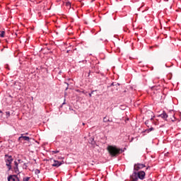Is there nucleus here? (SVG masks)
<instances>
[{
    "instance_id": "1",
    "label": "nucleus",
    "mask_w": 181,
    "mask_h": 181,
    "mask_svg": "<svg viewBox=\"0 0 181 181\" xmlns=\"http://www.w3.org/2000/svg\"><path fill=\"white\" fill-rule=\"evenodd\" d=\"M107 151L111 156H118L119 153H122V149L118 148L116 146H109Z\"/></svg>"
},
{
    "instance_id": "2",
    "label": "nucleus",
    "mask_w": 181,
    "mask_h": 181,
    "mask_svg": "<svg viewBox=\"0 0 181 181\" xmlns=\"http://www.w3.org/2000/svg\"><path fill=\"white\" fill-rule=\"evenodd\" d=\"M5 156H6L5 160H6V165L8 170H11V169H12L11 163H12V161L13 160V159L12 158V156H11L6 155Z\"/></svg>"
},
{
    "instance_id": "3",
    "label": "nucleus",
    "mask_w": 181,
    "mask_h": 181,
    "mask_svg": "<svg viewBox=\"0 0 181 181\" xmlns=\"http://www.w3.org/2000/svg\"><path fill=\"white\" fill-rule=\"evenodd\" d=\"M144 168H145V165L144 164H141V163H137V164H134V170H141V169H144Z\"/></svg>"
},
{
    "instance_id": "4",
    "label": "nucleus",
    "mask_w": 181,
    "mask_h": 181,
    "mask_svg": "<svg viewBox=\"0 0 181 181\" xmlns=\"http://www.w3.org/2000/svg\"><path fill=\"white\" fill-rule=\"evenodd\" d=\"M130 178H131L132 181H138V179L139 178L138 177V173L134 171L133 173V174L130 176Z\"/></svg>"
},
{
    "instance_id": "5",
    "label": "nucleus",
    "mask_w": 181,
    "mask_h": 181,
    "mask_svg": "<svg viewBox=\"0 0 181 181\" xmlns=\"http://www.w3.org/2000/svg\"><path fill=\"white\" fill-rule=\"evenodd\" d=\"M139 179L144 180L145 179V173L144 171H139L137 173Z\"/></svg>"
},
{
    "instance_id": "6",
    "label": "nucleus",
    "mask_w": 181,
    "mask_h": 181,
    "mask_svg": "<svg viewBox=\"0 0 181 181\" xmlns=\"http://www.w3.org/2000/svg\"><path fill=\"white\" fill-rule=\"evenodd\" d=\"M62 164L63 163L54 160V163L52 164V166L55 168H59V166H61Z\"/></svg>"
},
{
    "instance_id": "7",
    "label": "nucleus",
    "mask_w": 181,
    "mask_h": 181,
    "mask_svg": "<svg viewBox=\"0 0 181 181\" xmlns=\"http://www.w3.org/2000/svg\"><path fill=\"white\" fill-rule=\"evenodd\" d=\"M22 139H24V141H29L30 139V138H29V136H21L18 138V141H21Z\"/></svg>"
},
{
    "instance_id": "8",
    "label": "nucleus",
    "mask_w": 181,
    "mask_h": 181,
    "mask_svg": "<svg viewBox=\"0 0 181 181\" xmlns=\"http://www.w3.org/2000/svg\"><path fill=\"white\" fill-rule=\"evenodd\" d=\"M159 117H160L163 119H166V118H168V114H166L165 112L163 111V113L159 115Z\"/></svg>"
},
{
    "instance_id": "9",
    "label": "nucleus",
    "mask_w": 181,
    "mask_h": 181,
    "mask_svg": "<svg viewBox=\"0 0 181 181\" xmlns=\"http://www.w3.org/2000/svg\"><path fill=\"white\" fill-rule=\"evenodd\" d=\"M14 163H15L14 172L16 173H18V172H19V170L18 169V163L16 161H15Z\"/></svg>"
},
{
    "instance_id": "10",
    "label": "nucleus",
    "mask_w": 181,
    "mask_h": 181,
    "mask_svg": "<svg viewBox=\"0 0 181 181\" xmlns=\"http://www.w3.org/2000/svg\"><path fill=\"white\" fill-rule=\"evenodd\" d=\"M112 120H110V119H107V117L103 118V122H111Z\"/></svg>"
},
{
    "instance_id": "11",
    "label": "nucleus",
    "mask_w": 181,
    "mask_h": 181,
    "mask_svg": "<svg viewBox=\"0 0 181 181\" xmlns=\"http://www.w3.org/2000/svg\"><path fill=\"white\" fill-rule=\"evenodd\" d=\"M151 131H153V127H151L145 130V132H151Z\"/></svg>"
},
{
    "instance_id": "12",
    "label": "nucleus",
    "mask_w": 181,
    "mask_h": 181,
    "mask_svg": "<svg viewBox=\"0 0 181 181\" xmlns=\"http://www.w3.org/2000/svg\"><path fill=\"white\" fill-rule=\"evenodd\" d=\"M35 175H39V173H40V170H38V169H36V170H35Z\"/></svg>"
},
{
    "instance_id": "13",
    "label": "nucleus",
    "mask_w": 181,
    "mask_h": 181,
    "mask_svg": "<svg viewBox=\"0 0 181 181\" xmlns=\"http://www.w3.org/2000/svg\"><path fill=\"white\" fill-rule=\"evenodd\" d=\"M4 35H5V31H1L0 34L1 37H4Z\"/></svg>"
},
{
    "instance_id": "14",
    "label": "nucleus",
    "mask_w": 181,
    "mask_h": 181,
    "mask_svg": "<svg viewBox=\"0 0 181 181\" xmlns=\"http://www.w3.org/2000/svg\"><path fill=\"white\" fill-rule=\"evenodd\" d=\"M66 6H68L69 8H71V4L70 2H67L66 4Z\"/></svg>"
},
{
    "instance_id": "15",
    "label": "nucleus",
    "mask_w": 181,
    "mask_h": 181,
    "mask_svg": "<svg viewBox=\"0 0 181 181\" xmlns=\"http://www.w3.org/2000/svg\"><path fill=\"white\" fill-rule=\"evenodd\" d=\"M30 179V177H24L23 181H29Z\"/></svg>"
},
{
    "instance_id": "16",
    "label": "nucleus",
    "mask_w": 181,
    "mask_h": 181,
    "mask_svg": "<svg viewBox=\"0 0 181 181\" xmlns=\"http://www.w3.org/2000/svg\"><path fill=\"white\" fill-rule=\"evenodd\" d=\"M145 124L148 126V127H149L148 124H149V120L146 121Z\"/></svg>"
},
{
    "instance_id": "17",
    "label": "nucleus",
    "mask_w": 181,
    "mask_h": 181,
    "mask_svg": "<svg viewBox=\"0 0 181 181\" xmlns=\"http://www.w3.org/2000/svg\"><path fill=\"white\" fill-rule=\"evenodd\" d=\"M52 152H53V153H59V151H54Z\"/></svg>"
},
{
    "instance_id": "18",
    "label": "nucleus",
    "mask_w": 181,
    "mask_h": 181,
    "mask_svg": "<svg viewBox=\"0 0 181 181\" xmlns=\"http://www.w3.org/2000/svg\"><path fill=\"white\" fill-rule=\"evenodd\" d=\"M93 93H94V90H93V91L91 92V93H89V96L91 97V94H93Z\"/></svg>"
},
{
    "instance_id": "19",
    "label": "nucleus",
    "mask_w": 181,
    "mask_h": 181,
    "mask_svg": "<svg viewBox=\"0 0 181 181\" xmlns=\"http://www.w3.org/2000/svg\"><path fill=\"white\" fill-rule=\"evenodd\" d=\"M112 86H117V84H115L114 83H112Z\"/></svg>"
},
{
    "instance_id": "20",
    "label": "nucleus",
    "mask_w": 181,
    "mask_h": 181,
    "mask_svg": "<svg viewBox=\"0 0 181 181\" xmlns=\"http://www.w3.org/2000/svg\"><path fill=\"white\" fill-rule=\"evenodd\" d=\"M178 143H179V144H181V140H178Z\"/></svg>"
},
{
    "instance_id": "21",
    "label": "nucleus",
    "mask_w": 181,
    "mask_h": 181,
    "mask_svg": "<svg viewBox=\"0 0 181 181\" xmlns=\"http://www.w3.org/2000/svg\"><path fill=\"white\" fill-rule=\"evenodd\" d=\"M25 135H29V133H25Z\"/></svg>"
},
{
    "instance_id": "22",
    "label": "nucleus",
    "mask_w": 181,
    "mask_h": 181,
    "mask_svg": "<svg viewBox=\"0 0 181 181\" xmlns=\"http://www.w3.org/2000/svg\"><path fill=\"white\" fill-rule=\"evenodd\" d=\"M0 113H2V110H0Z\"/></svg>"
},
{
    "instance_id": "23",
    "label": "nucleus",
    "mask_w": 181,
    "mask_h": 181,
    "mask_svg": "<svg viewBox=\"0 0 181 181\" xmlns=\"http://www.w3.org/2000/svg\"><path fill=\"white\" fill-rule=\"evenodd\" d=\"M117 86H119V83H117Z\"/></svg>"
},
{
    "instance_id": "24",
    "label": "nucleus",
    "mask_w": 181,
    "mask_h": 181,
    "mask_svg": "<svg viewBox=\"0 0 181 181\" xmlns=\"http://www.w3.org/2000/svg\"><path fill=\"white\" fill-rule=\"evenodd\" d=\"M153 118L151 119V120L152 121Z\"/></svg>"
},
{
    "instance_id": "25",
    "label": "nucleus",
    "mask_w": 181,
    "mask_h": 181,
    "mask_svg": "<svg viewBox=\"0 0 181 181\" xmlns=\"http://www.w3.org/2000/svg\"><path fill=\"white\" fill-rule=\"evenodd\" d=\"M83 125H85V124H84V123H83Z\"/></svg>"
},
{
    "instance_id": "26",
    "label": "nucleus",
    "mask_w": 181,
    "mask_h": 181,
    "mask_svg": "<svg viewBox=\"0 0 181 181\" xmlns=\"http://www.w3.org/2000/svg\"><path fill=\"white\" fill-rule=\"evenodd\" d=\"M80 1H81V0H79Z\"/></svg>"
},
{
    "instance_id": "27",
    "label": "nucleus",
    "mask_w": 181,
    "mask_h": 181,
    "mask_svg": "<svg viewBox=\"0 0 181 181\" xmlns=\"http://www.w3.org/2000/svg\"><path fill=\"white\" fill-rule=\"evenodd\" d=\"M167 1H169V0H166Z\"/></svg>"
}]
</instances>
